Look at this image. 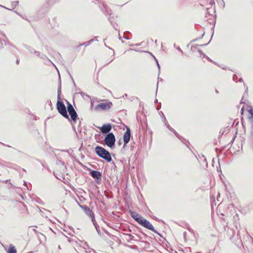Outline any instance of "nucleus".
Here are the masks:
<instances>
[{"instance_id": "f257e3e1", "label": "nucleus", "mask_w": 253, "mask_h": 253, "mask_svg": "<svg viewBox=\"0 0 253 253\" xmlns=\"http://www.w3.org/2000/svg\"><path fill=\"white\" fill-rule=\"evenodd\" d=\"M60 93H61V87H59L58 88V95L57 98L58 101L57 102V109L60 114H61L64 117L67 119H69V116L67 114V112L66 109L65 105L62 101H60Z\"/></svg>"}, {"instance_id": "f03ea898", "label": "nucleus", "mask_w": 253, "mask_h": 253, "mask_svg": "<svg viewBox=\"0 0 253 253\" xmlns=\"http://www.w3.org/2000/svg\"><path fill=\"white\" fill-rule=\"evenodd\" d=\"M95 151L99 157L105 160L107 162H110L112 161L110 153L104 148L97 146L95 148Z\"/></svg>"}, {"instance_id": "7ed1b4c3", "label": "nucleus", "mask_w": 253, "mask_h": 253, "mask_svg": "<svg viewBox=\"0 0 253 253\" xmlns=\"http://www.w3.org/2000/svg\"><path fill=\"white\" fill-rule=\"evenodd\" d=\"M115 137L112 132L109 133L104 139L105 144L109 147H112L115 143Z\"/></svg>"}, {"instance_id": "20e7f679", "label": "nucleus", "mask_w": 253, "mask_h": 253, "mask_svg": "<svg viewBox=\"0 0 253 253\" xmlns=\"http://www.w3.org/2000/svg\"><path fill=\"white\" fill-rule=\"evenodd\" d=\"M112 106L111 102L108 103H101L95 107V110L96 111L109 110Z\"/></svg>"}, {"instance_id": "39448f33", "label": "nucleus", "mask_w": 253, "mask_h": 253, "mask_svg": "<svg viewBox=\"0 0 253 253\" xmlns=\"http://www.w3.org/2000/svg\"><path fill=\"white\" fill-rule=\"evenodd\" d=\"M144 227L153 231L154 232H156L154 229L152 224L148 220L144 218H142L139 222L138 223Z\"/></svg>"}, {"instance_id": "423d86ee", "label": "nucleus", "mask_w": 253, "mask_h": 253, "mask_svg": "<svg viewBox=\"0 0 253 253\" xmlns=\"http://www.w3.org/2000/svg\"><path fill=\"white\" fill-rule=\"evenodd\" d=\"M67 110L71 116V119L75 122L78 115L73 106L70 103H68Z\"/></svg>"}, {"instance_id": "0eeeda50", "label": "nucleus", "mask_w": 253, "mask_h": 253, "mask_svg": "<svg viewBox=\"0 0 253 253\" xmlns=\"http://www.w3.org/2000/svg\"><path fill=\"white\" fill-rule=\"evenodd\" d=\"M84 212L85 213V214L91 218V221H92L93 224L95 226V228L97 229V227L96 225V222H95V220L94 214L93 213L92 210L89 208H88L87 206H86V208H84Z\"/></svg>"}, {"instance_id": "6e6552de", "label": "nucleus", "mask_w": 253, "mask_h": 253, "mask_svg": "<svg viewBox=\"0 0 253 253\" xmlns=\"http://www.w3.org/2000/svg\"><path fill=\"white\" fill-rule=\"evenodd\" d=\"M130 137V130L128 127H127L126 131L125 132L123 136L125 147L126 144L129 142Z\"/></svg>"}, {"instance_id": "1a4fd4ad", "label": "nucleus", "mask_w": 253, "mask_h": 253, "mask_svg": "<svg viewBox=\"0 0 253 253\" xmlns=\"http://www.w3.org/2000/svg\"><path fill=\"white\" fill-rule=\"evenodd\" d=\"M90 174L91 176L94 178H96L97 181V182L98 183L99 181L101 180V173L97 170H92L90 172Z\"/></svg>"}, {"instance_id": "9d476101", "label": "nucleus", "mask_w": 253, "mask_h": 253, "mask_svg": "<svg viewBox=\"0 0 253 253\" xmlns=\"http://www.w3.org/2000/svg\"><path fill=\"white\" fill-rule=\"evenodd\" d=\"M111 129V125L109 124H107L103 125L100 128V130L102 133H107L109 132Z\"/></svg>"}, {"instance_id": "9b49d317", "label": "nucleus", "mask_w": 253, "mask_h": 253, "mask_svg": "<svg viewBox=\"0 0 253 253\" xmlns=\"http://www.w3.org/2000/svg\"><path fill=\"white\" fill-rule=\"evenodd\" d=\"M130 215L138 223L139 222L140 220L142 219V217L140 216L139 214L134 211H130Z\"/></svg>"}, {"instance_id": "f8f14e48", "label": "nucleus", "mask_w": 253, "mask_h": 253, "mask_svg": "<svg viewBox=\"0 0 253 253\" xmlns=\"http://www.w3.org/2000/svg\"><path fill=\"white\" fill-rule=\"evenodd\" d=\"M196 55H200V57H202L203 58H205V60H203L202 61L204 62H212V61L210 59L209 57L207 56H205L204 54H202L199 51H198L196 52Z\"/></svg>"}, {"instance_id": "ddd939ff", "label": "nucleus", "mask_w": 253, "mask_h": 253, "mask_svg": "<svg viewBox=\"0 0 253 253\" xmlns=\"http://www.w3.org/2000/svg\"><path fill=\"white\" fill-rule=\"evenodd\" d=\"M17 251L16 248L12 245H10L9 248L7 251V253H16Z\"/></svg>"}, {"instance_id": "4468645a", "label": "nucleus", "mask_w": 253, "mask_h": 253, "mask_svg": "<svg viewBox=\"0 0 253 253\" xmlns=\"http://www.w3.org/2000/svg\"><path fill=\"white\" fill-rule=\"evenodd\" d=\"M249 112L251 116V117H250V119L252 123V130L253 131V109H250L249 110Z\"/></svg>"}, {"instance_id": "2eb2a0df", "label": "nucleus", "mask_w": 253, "mask_h": 253, "mask_svg": "<svg viewBox=\"0 0 253 253\" xmlns=\"http://www.w3.org/2000/svg\"><path fill=\"white\" fill-rule=\"evenodd\" d=\"M167 126L168 128L171 131L173 132L176 136L178 135V133L175 131V130L173 129L169 124L167 125Z\"/></svg>"}, {"instance_id": "dca6fc26", "label": "nucleus", "mask_w": 253, "mask_h": 253, "mask_svg": "<svg viewBox=\"0 0 253 253\" xmlns=\"http://www.w3.org/2000/svg\"><path fill=\"white\" fill-rule=\"evenodd\" d=\"M238 79V77L236 75L234 74L233 77V80L237 82Z\"/></svg>"}, {"instance_id": "f3484780", "label": "nucleus", "mask_w": 253, "mask_h": 253, "mask_svg": "<svg viewBox=\"0 0 253 253\" xmlns=\"http://www.w3.org/2000/svg\"><path fill=\"white\" fill-rule=\"evenodd\" d=\"M219 67L223 69H225L226 68L224 66V64H220V66H219Z\"/></svg>"}, {"instance_id": "a211bd4d", "label": "nucleus", "mask_w": 253, "mask_h": 253, "mask_svg": "<svg viewBox=\"0 0 253 253\" xmlns=\"http://www.w3.org/2000/svg\"><path fill=\"white\" fill-rule=\"evenodd\" d=\"M79 207H80L81 209H82L83 210H84V208H86V206H83V205H80V204H79Z\"/></svg>"}, {"instance_id": "6ab92c4d", "label": "nucleus", "mask_w": 253, "mask_h": 253, "mask_svg": "<svg viewBox=\"0 0 253 253\" xmlns=\"http://www.w3.org/2000/svg\"><path fill=\"white\" fill-rule=\"evenodd\" d=\"M150 56H151L152 58H154L155 59V61L157 62V63H158V62L157 60L156 59V58L154 56H153L151 54H150Z\"/></svg>"}, {"instance_id": "aec40b11", "label": "nucleus", "mask_w": 253, "mask_h": 253, "mask_svg": "<svg viewBox=\"0 0 253 253\" xmlns=\"http://www.w3.org/2000/svg\"><path fill=\"white\" fill-rule=\"evenodd\" d=\"M128 236L129 237L130 239H131V240L133 239V236L132 235H131V234H128Z\"/></svg>"}, {"instance_id": "412c9836", "label": "nucleus", "mask_w": 253, "mask_h": 253, "mask_svg": "<svg viewBox=\"0 0 253 253\" xmlns=\"http://www.w3.org/2000/svg\"><path fill=\"white\" fill-rule=\"evenodd\" d=\"M177 50H178V51H179L181 53H182V52H182V50L180 48V47H177Z\"/></svg>"}, {"instance_id": "4be33fe9", "label": "nucleus", "mask_w": 253, "mask_h": 253, "mask_svg": "<svg viewBox=\"0 0 253 253\" xmlns=\"http://www.w3.org/2000/svg\"><path fill=\"white\" fill-rule=\"evenodd\" d=\"M244 107L243 106L241 109V113L242 114H243V112H244Z\"/></svg>"}, {"instance_id": "5701e85b", "label": "nucleus", "mask_w": 253, "mask_h": 253, "mask_svg": "<svg viewBox=\"0 0 253 253\" xmlns=\"http://www.w3.org/2000/svg\"><path fill=\"white\" fill-rule=\"evenodd\" d=\"M238 81L240 82H241L243 81V80L241 78H240L238 80Z\"/></svg>"}, {"instance_id": "b1692460", "label": "nucleus", "mask_w": 253, "mask_h": 253, "mask_svg": "<svg viewBox=\"0 0 253 253\" xmlns=\"http://www.w3.org/2000/svg\"><path fill=\"white\" fill-rule=\"evenodd\" d=\"M24 185L26 187H27V183H26V182H25V181H24Z\"/></svg>"}, {"instance_id": "393cba45", "label": "nucleus", "mask_w": 253, "mask_h": 253, "mask_svg": "<svg viewBox=\"0 0 253 253\" xmlns=\"http://www.w3.org/2000/svg\"><path fill=\"white\" fill-rule=\"evenodd\" d=\"M157 66H158V67L159 69L160 70V64H157Z\"/></svg>"}, {"instance_id": "a878e982", "label": "nucleus", "mask_w": 253, "mask_h": 253, "mask_svg": "<svg viewBox=\"0 0 253 253\" xmlns=\"http://www.w3.org/2000/svg\"><path fill=\"white\" fill-rule=\"evenodd\" d=\"M54 67H55V68H56V69H57V68L55 66V64H52Z\"/></svg>"}, {"instance_id": "bb28decb", "label": "nucleus", "mask_w": 253, "mask_h": 253, "mask_svg": "<svg viewBox=\"0 0 253 253\" xmlns=\"http://www.w3.org/2000/svg\"><path fill=\"white\" fill-rule=\"evenodd\" d=\"M248 87H247L246 91H247V90H248Z\"/></svg>"}]
</instances>
